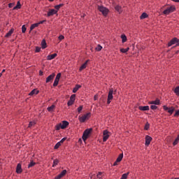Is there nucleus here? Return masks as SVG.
Returning a JSON list of instances; mask_svg holds the SVG:
<instances>
[{
    "mask_svg": "<svg viewBox=\"0 0 179 179\" xmlns=\"http://www.w3.org/2000/svg\"><path fill=\"white\" fill-rule=\"evenodd\" d=\"M60 174L63 175V176H65L66 174V170H63Z\"/></svg>",
    "mask_w": 179,
    "mask_h": 179,
    "instance_id": "864d4df0",
    "label": "nucleus"
},
{
    "mask_svg": "<svg viewBox=\"0 0 179 179\" xmlns=\"http://www.w3.org/2000/svg\"><path fill=\"white\" fill-rule=\"evenodd\" d=\"M174 93H176V96H179V86L175 88Z\"/></svg>",
    "mask_w": 179,
    "mask_h": 179,
    "instance_id": "4c0bfd02",
    "label": "nucleus"
},
{
    "mask_svg": "<svg viewBox=\"0 0 179 179\" xmlns=\"http://www.w3.org/2000/svg\"><path fill=\"white\" fill-rule=\"evenodd\" d=\"M74 101H71L69 100L67 103L68 106H72V104H73Z\"/></svg>",
    "mask_w": 179,
    "mask_h": 179,
    "instance_id": "09e8293b",
    "label": "nucleus"
},
{
    "mask_svg": "<svg viewBox=\"0 0 179 179\" xmlns=\"http://www.w3.org/2000/svg\"><path fill=\"white\" fill-rule=\"evenodd\" d=\"M34 166H36V162H31L30 164L28 165V169H30V167H34Z\"/></svg>",
    "mask_w": 179,
    "mask_h": 179,
    "instance_id": "e433bc0d",
    "label": "nucleus"
},
{
    "mask_svg": "<svg viewBox=\"0 0 179 179\" xmlns=\"http://www.w3.org/2000/svg\"><path fill=\"white\" fill-rule=\"evenodd\" d=\"M54 78H55V73H52L51 75L47 77L46 83H50V82H52Z\"/></svg>",
    "mask_w": 179,
    "mask_h": 179,
    "instance_id": "6e6552de",
    "label": "nucleus"
},
{
    "mask_svg": "<svg viewBox=\"0 0 179 179\" xmlns=\"http://www.w3.org/2000/svg\"><path fill=\"white\" fill-rule=\"evenodd\" d=\"M174 107H171L168 109L167 112L171 115L173 113H174Z\"/></svg>",
    "mask_w": 179,
    "mask_h": 179,
    "instance_id": "7c9ffc66",
    "label": "nucleus"
},
{
    "mask_svg": "<svg viewBox=\"0 0 179 179\" xmlns=\"http://www.w3.org/2000/svg\"><path fill=\"white\" fill-rule=\"evenodd\" d=\"M36 125V121H31L29 122L28 128H31L32 127H34Z\"/></svg>",
    "mask_w": 179,
    "mask_h": 179,
    "instance_id": "c85d7f7f",
    "label": "nucleus"
},
{
    "mask_svg": "<svg viewBox=\"0 0 179 179\" xmlns=\"http://www.w3.org/2000/svg\"><path fill=\"white\" fill-rule=\"evenodd\" d=\"M92 131H93V129H87L84 131L83 134V140L86 141L87 140V138L90 136V134H92Z\"/></svg>",
    "mask_w": 179,
    "mask_h": 179,
    "instance_id": "f257e3e1",
    "label": "nucleus"
},
{
    "mask_svg": "<svg viewBox=\"0 0 179 179\" xmlns=\"http://www.w3.org/2000/svg\"><path fill=\"white\" fill-rule=\"evenodd\" d=\"M89 62V60H87L80 67V71L82 72L83 69H86V66H87V63Z\"/></svg>",
    "mask_w": 179,
    "mask_h": 179,
    "instance_id": "dca6fc26",
    "label": "nucleus"
},
{
    "mask_svg": "<svg viewBox=\"0 0 179 179\" xmlns=\"http://www.w3.org/2000/svg\"><path fill=\"white\" fill-rule=\"evenodd\" d=\"M61 178H62L59 174L55 177V179H61Z\"/></svg>",
    "mask_w": 179,
    "mask_h": 179,
    "instance_id": "13d9d810",
    "label": "nucleus"
},
{
    "mask_svg": "<svg viewBox=\"0 0 179 179\" xmlns=\"http://www.w3.org/2000/svg\"><path fill=\"white\" fill-rule=\"evenodd\" d=\"M101 177H103V173L99 172L98 174L96 175V178L101 179ZM92 178H96V175H92L91 176V179Z\"/></svg>",
    "mask_w": 179,
    "mask_h": 179,
    "instance_id": "2eb2a0df",
    "label": "nucleus"
},
{
    "mask_svg": "<svg viewBox=\"0 0 179 179\" xmlns=\"http://www.w3.org/2000/svg\"><path fill=\"white\" fill-rule=\"evenodd\" d=\"M89 118H90V113H88L81 117L79 116L78 120L80 122H85V121H86V120H89Z\"/></svg>",
    "mask_w": 179,
    "mask_h": 179,
    "instance_id": "423d86ee",
    "label": "nucleus"
},
{
    "mask_svg": "<svg viewBox=\"0 0 179 179\" xmlns=\"http://www.w3.org/2000/svg\"><path fill=\"white\" fill-rule=\"evenodd\" d=\"M150 104H155V106H159V104H160V100L156 99L155 101H152L150 102Z\"/></svg>",
    "mask_w": 179,
    "mask_h": 179,
    "instance_id": "a211bd4d",
    "label": "nucleus"
},
{
    "mask_svg": "<svg viewBox=\"0 0 179 179\" xmlns=\"http://www.w3.org/2000/svg\"><path fill=\"white\" fill-rule=\"evenodd\" d=\"M173 2H179V0H172Z\"/></svg>",
    "mask_w": 179,
    "mask_h": 179,
    "instance_id": "e2e57ef3",
    "label": "nucleus"
},
{
    "mask_svg": "<svg viewBox=\"0 0 179 179\" xmlns=\"http://www.w3.org/2000/svg\"><path fill=\"white\" fill-rule=\"evenodd\" d=\"M146 17H148V14L146 13H143L140 17V19H146Z\"/></svg>",
    "mask_w": 179,
    "mask_h": 179,
    "instance_id": "c756f323",
    "label": "nucleus"
},
{
    "mask_svg": "<svg viewBox=\"0 0 179 179\" xmlns=\"http://www.w3.org/2000/svg\"><path fill=\"white\" fill-rule=\"evenodd\" d=\"M118 162L115 161L114 163H113V166H118Z\"/></svg>",
    "mask_w": 179,
    "mask_h": 179,
    "instance_id": "bf43d9fd",
    "label": "nucleus"
},
{
    "mask_svg": "<svg viewBox=\"0 0 179 179\" xmlns=\"http://www.w3.org/2000/svg\"><path fill=\"white\" fill-rule=\"evenodd\" d=\"M41 50V48H40V47H36V52H40V51Z\"/></svg>",
    "mask_w": 179,
    "mask_h": 179,
    "instance_id": "8fccbe9b",
    "label": "nucleus"
},
{
    "mask_svg": "<svg viewBox=\"0 0 179 179\" xmlns=\"http://www.w3.org/2000/svg\"><path fill=\"white\" fill-rule=\"evenodd\" d=\"M76 97V94H72L70 97V101H74L75 102V98Z\"/></svg>",
    "mask_w": 179,
    "mask_h": 179,
    "instance_id": "58836bf2",
    "label": "nucleus"
},
{
    "mask_svg": "<svg viewBox=\"0 0 179 179\" xmlns=\"http://www.w3.org/2000/svg\"><path fill=\"white\" fill-rule=\"evenodd\" d=\"M129 175V172H127V173H124L122 176V178L120 179H127Z\"/></svg>",
    "mask_w": 179,
    "mask_h": 179,
    "instance_id": "72a5a7b5",
    "label": "nucleus"
},
{
    "mask_svg": "<svg viewBox=\"0 0 179 179\" xmlns=\"http://www.w3.org/2000/svg\"><path fill=\"white\" fill-rule=\"evenodd\" d=\"M82 110H83V106H80L79 108H78V113L80 114V113L82 112Z\"/></svg>",
    "mask_w": 179,
    "mask_h": 179,
    "instance_id": "a19ab883",
    "label": "nucleus"
},
{
    "mask_svg": "<svg viewBox=\"0 0 179 179\" xmlns=\"http://www.w3.org/2000/svg\"><path fill=\"white\" fill-rule=\"evenodd\" d=\"M58 83H59V79L55 78V81H54V83H53L54 87L58 86Z\"/></svg>",
    "mask_w": 179,
    "mask_h": 179,
    "instance_id": "cd10ccee",
    "label": "nucleus"
},
{
    "mask_svg": "<svg viewBox=\"0 0 179 179\" xmlns=\"http://www.w3.org/2000/svg\"><path fill=\"white\" fill-rule=\"evenodd\" d=\"M5 72V69H3L1 71V73H3Z\"/></svg>",
    "mask_w": 179,
    "mask_h": 179,
    "instance_id": "0e129e2a",
    "label": "nucleus"
},
{
    "mask_svg": "<svg viewBox=\"0 0 179 179\" xmlns=\"http://www.w3.org/2000/svg\"><path fill=\"white\" fill-rule=\"evenodd\" d=\"M163 108H164V110H165V111H168V110H169V107H167L166 106H163Z\"/></svg>",
    "mask_w": 179,
    "mask_h": 179,
    "instance_id": "5fc2aeb1",
    "label": "nucleus"
},
{
    "mask_svg": "<svg viewBox=\"0 0 179 179\" xmlns=\"http://www.w3.org/2000/svg\"><path fill=\"white\" fill-rule=\"evenodd\" d=\"M128 51H129V48H127L126 49H124V48L120 49V52H123L124 54H125V52H128Z\"/></svg>",
    "mask_w": 179,
    "mask_h": 179,
    "instance_id": "f704fd0d",
    "label": "nucleus"
},
{
    "mask_svg": "<svg viewBox=\"0 0 179 179\" xmlns=\"http://www.w3.org/2000/svg\"><path fill=\"white\" fill-rule=\"evenodd\" d=\"M38 26H39L38 22L33 24L32 25H31V27H30L31 31V30H34V29H36V27H38Z\"/></svg>",
    "mask_w": 179,
    "mask_h": 179,
    "instance_id": "4be33fe9",
    "label": "nucleus"
},
{
    "mask_svg": "<svg viewBox=\"0 0 179 179\" xmlns=\"http://www.w3.org/2000/svg\"><path fill=\"white\" fill-rule=\"evenodd\" d=\"M54 110H55V105H52L51 106L48 108V111H49V113H52Z\"/></svg>",
    "mask_w": 179,
    "mask_h": 179,
    "instance_id": "412c9836",
    "label": "nucleus"
},
{
    "mask_svg": "<svg viewBox=\"0 0 179 179\" xmlns=\"http://www.w3.org/2000/svg\"><path fill=\"white\" fill-rule=\"evenodd\" d=\"M26 30H27L26 25H22V33H26Z\"/></svg>",
    "mask_w": 179,
    "mask_h": 179,
    "instance_id": "c03bdc74",
    "label": "nucleus"
},
{
    "mask_svg": "<svg viewBox=\"0 0 179 179\" xmlns=\"http://www.w3.org/2000/svg\"><path fill=\"white\" fill-rule=\"evenodd\" d=\"M176 10V6H171L168 7L165 10H164V15H170V13H173Z\"/></svg>",
    "mask_w": 179,
    "mask_h": 179,
    "instance_id": "7ed1b4c3",
    "label": "nucleus"
},
{
    "mask_svg": "<svg viewBox=\"0 0 179 179\" xmlns=\"http://www.w3.org/2000/svg\"><path fill=\"white\" fill-rule=\"evenodd\" d=\"M62 6H64L63 3L57 5V6H55V9H56V10L58 11V10H59L60 8H62Z\"/></svg>",
    "mask_w": 179,
    "mask_h": 179,
    "instance_id": "473e14b6",
    "label": "nucleus"
},
{
    "mask_svg": "<svg viewBox=\"0 0 179 179\" xmlns=\"http://www.w3.org/2000/svg\"><path fill=\"white\" fill-rule=\"evenodd\" d=\"M115 10H117V12H118L119 13H121V12H122V8H121V6H116L115 7Z\"/></svg>",
    "mask_w": 179,
    "mask_h": 179,
    "instance_id": "393cba45",
    "label": "nucleus"
},
{
    "mask_svg": "<svg viewBox=\"0 0 179 179\" xmlns=\"http://www.w3.org/2000/svg\"><path fill=\"white\" fill-rule=\"evenodd\" d=\"M103 141L107 142V140L110 138V132L108 131L107 130H104L103 132Z\"/></svg>",
    "mask_w": 179,
    "mask_h": 179,
    "instance_id": "0eeeda50",
    "label": "nucleus"
},
{
    "mask_svg": "<svg viewBox=\"0 0 179 179\" xmlns=\"http://www.w3.org/2000/svg\"><path fill=\"white\" fill-rule=\"evenodd\" d=\"M80 87H82V85H76L75 87L73 89V93H76V92H78V90H80Z\"/></svg>",
    "mask_w": 179,
    "mask_h": 179,
    "instance_id": "f3484780",
    "label": "nucleus"
},
{
    "mask_svg": "<svg viewBox=\"0 0 179 179\" xmlns=\"http://www.w3.org/2000/svg\"><path fill=\"white\" fill-rule=\"evenodd\" d=\"M57 10H55V9H50L49 10L48 13V16L50 17V16H52L54 15H56V13H57Z\"/></svg>",
    "mask_w": 179,
    "mask_h": 179,
    "instance_id": "9d476101",
    "label": "nucleus"
},
{
    "mask_svg": "<svg viewBox=\"0 0 179 179\" xmlns=\"http://www.w3.org/2000/svg\"><path fill=\"white\" fill-rule=\"evenodd\" d=\"M34 94H38V90L34 89L29 93V96H34Z\"/></svg>",
    "mask_w": 179,
    "mask_h": 179,
    "instance_id": "aec40b11",
    "label": "nucleus"
},
{
    "mask_svg": "<svg viewBox=\"0 0 179 179\" xmlns=\"http://www.w3.org/2000/svg\"><path fill=\"white\" fill-rule=\"evenodd\" d=\"M179 142V135L177 136V138L175 139V141L173 143V146H176Z\"/></svg>",
    "mask_w": 179,
    "mask_h": 179,
    "instance_id": "2f4dec72",
    "label": "nucleus"
},
{
    "mask_svg": "<svg viewBox=\"0 0 179 179\" xmlns=\"http://www.w3.org/2000/svg\"><path fill=\"white\" fill-rule=\"evenodd\" d=\"M124 157V154H120L118 157L117 158L116 161L120 163V162H121V160H122V158Z\"/></svg>",
    "mask_w": 179,
    "mask_h": 179,
    "instance_id": "a878e982",
    "label": "nucleus"
},
{
    "mask_svg": "<svg viewBox=\"0 0 179 179\" xmlns=\"http://www.w3.org/2000/svg\"><path fill=\"white\" fill-rule=\"evenodd\" d=\"M138 110L141 111H149V106H139Z\"/></svg>",
    "mask_w": 179,
    "mask_h": 179,
    "instance_id": "4468645a",
    "label": "nucleus"
},
{
    "mask_svg": "<svg viewBox=\"0 0 179 179\" xmlns=\"http://www.w3.org/2000/svg\"><path fill=\"white\" fill-rule=\"evenodd\" d=\"M13 34V29H10L5 36V37L8 38V37H10V36H12V34Z\"/></svg>",
    "mask_w": 179,
    "mask_h": 179,
    "instance_id": "bb28decb",
    "label": "nucleus"
},
{
    "mask_svg": "<svg viewBox=\"0 0 179 179\" xmlns=\"http://www.w3.org/2000/svg\"><path fill=\"white\" fill-rule=\"evenodd\" d=\"M62 129L61 123L56 125V131H59V129Z\"/></svg>",
    "mask_w": 179,
    "mask_h": 179,
    "instance_id": "ea45409f",
    "label": "nucleus"
},
{
    "mask_svg": "<svg viewBox=\"0 0 179 179\" xmlns=\"http://www.w3.org/2000/svg\"><path fill=\"white\" fill-rule=\"evenodd\" d=\"M64 36H62V35H60V36H59V40H64Z\"/></svg>",
    "mask_w": 179,
    "mask_h": 179,
    "instance_id": "6e6d98bb",
    "label": "nucleus"
},
{
    "mask_svg": "<svg viewBox=\"0 0 179 179\" xmlns=\"http://www.w3.org/2000/svg\"><path fill=\"white\" fill-rule=\"evenodd\" d=\"M57 53H54L52 55H49L47 56L48 61H51V59H54L57 57Z\"/></svg>",
    "mask_w": 179,
    "mask_h": 179,
    "instance_id": "ddd939ff",
    "label": "nucleus"
},
{
    "mask_svg": "<svg viewBox=\"0 0 179 179\" xmlns=\"http://www.w3.org/2000/svg\"><path fill=\"white\" fill-rule=\"evenodd\" d=\"M58 163H59V161H58V159H55V160L53 161L52 167H55V166H57V165H58Z\"/></svg>",
    "mask_w": 179,
    "mask_h": 179,
    "instance_id": "c9c22d12",
    "label": "nucleus"
},
{
    "mask_svg": "<svg viewBox=\"0 0 179 179\" xmlns=\"http://www.w3.org/2000/svg\"><path fill=\"white\" fill-rule=\"evenodd\" d=\"M45 22V20H42V21L38 22V24L40 26V24H43V23H44Z\"/></svg>",
    "mask_w": 179,
    "mask_h": 179,
    "instance_id": "4d7b16f0",
    "label": "nucleus"
},
{
    "mask_svg": "<svg viewBox=\"0 0 179 179\" xmlns=\"http://www.w3.org/2000/svg\"><path fill=\"white\" fill-rule=\"evenodd\" d=\"M23 170L22 169V164H17V167H16V173L17 174H20Z\"/></svg>",
    "mask_w": 179,
    "mask_h": 179,
    "instance_id": "9b49d317",
    "label": "nucleus"
},
{
    "mask_svg": "<svg viewBox=\"0 0 179 179\" xmlns=\"http://www.w3.org/2000/svg\"><path fill=\"white\" fill-rule=\"evenodd\" d=\"M174 44H176V47L179 46V40H178V38H173V39H171L170 41V42L168 43V47H171V45H174Z\"/></svg>",
    "mask_w": 179,
    "mask_h": 179,
    "instance_id": "39448f33",
    "label": "nucleus"
},
{
    "mask_svg": "<svg viewBox=\"0 0 179 179\" xmlns=\"http://www.w3.org/2000/svg\"><path fill=\"white\" fill-rule=\"evenodd\" d=\"M103 48V47H101V45H98L97 47L96 48V51H101V49Z\"/></svg>",
    "mask_w": 179,
    "mask_h": 179,
    "instance_id": "79ce46f5",
    "label": "nucleus"
},
{
    "mask_svg": "<svg viewBox=\"0 0 179 179\" xmlns=\"http://www.w3.org/2000/svg\"><path fill=\"white\" fill-rule=\"evenodd\" d=\"M1 76H2V73H0V78H1Z\"/></svg>",
    "mask_w": 179,
    "mask_h": 179,
    "instance_id": "338daca9",
    "label": "nucleus"
},
{
    "mask_svg": "<svg viewBox=\"0 0 179 179\" xmlns=\"http://www.w3.org/2000/svg\"><path fill=\"white\" fill-rule=\"evenodd\" d=\"M61 143H59V141L58 143H57V144L55 145V149H58V148H59V146H61Z\"/></svg>",
    "mask_w": 179,
    "mask_h": 179,
    "instance_id": "37998d69",
    "label": "nucleus"
},
{
    "mask_svg": "<svg viewBox=\"0 0 179 179\" xmlns=\"http://www.w3.org/2000/svg\"><path fill=\"white\" fill-rule=\"evenodd\" d=\"M41 46L42 48L44 50V48H47V43L45 42V40H43L41 42Z\"/></svg>",
    "mask_w": 179,
    "mask_h": 179,
    "instance_id": "b1692460",
    "label": "nucleus"
},
{
    "mask_svg": "<svg viewBox=\"0 0 179 179\" xmlns=\"http://www.w3.org/2000/svg\"><path fill=\"white\" fill-rule=\"evenodd\" d=\"M150 142H152V137L150 136H145V146H149L150 145Z\"/></svg>",
    "mask_w": 179,
    "mask_h": 179,
    "instance_id": "1a4fd4ad",
    "label": "nucleus"
},
{
    "mask_svg": "<svg viewBox=\"0 0 179 179\" xmlns=\"http://www.w3.org/2000/svg\"><path fill=\"white\" fill-rule=\"evenodd\" d=\"M121 38H122V43H127V36L125 34H122L121 35Z\"/></svg>",
    "mask_w": 179,
    "mask_h": 179,
    "instance_id": "5701e85b",
    "label": "nucleus"
},
{
    "mask_svg": "<svg viewBox=\"0 0 179 179\" xmlns=\"http://www.w3.org/2000/svg\"><path fill=\"white\" fill-rule=\"evenodd\" d=\"M56 79H61V73H59L57 76H56Z\"/></svg>",
    "mask_w": 179,
    "mask_h": 179,
    "instance_id": "3c124183",
    "label": "nucleus"
},
{
    "mask_svg": "<svg viewBox=\"0 0 179 179\" xmlns=\"http://www.w3.org/2000/svg\"><path fill=\"white\" fill-rule=\"evenodd\" d=\"M59 175H60L62 176V177H64V176L62 173H59Z\"/></svg>",
    "mask_w": 179,
    "mask_h": 179,
    "instance_id": "69168bd1",
    "label": "nucleus"
},
{
    "mask_svg": "<svg viewBox=\"0 0 179 179\" xmlns=\"http://www.w3.org/2000/svg\"><path fill=\"white\" fill-rule=\"evenodd\" d=\"M68 125H69V122H68V121H63L62 123H61L62 129H65Z\"/></svg>",
    "mask_w": 179,
    "mask_h": 179,
    "instance_id": "f8f14e48",
    "label": "nucleus"
},
{
    "mask_svg": "<svg viewBox=\"0 0 179 179\" xmlns=\"http://www.w3.org/2000/svg\"><path fill=\"white\" fill-rule=\"evenodd\" d=\"M39 75H40V76H43V71H39Z\"/></svg>",
    "mask_w": 179,
    "mask_h": 179,
    "instance_id": "680f3d73",
    "label": "nucleus"
},
{
    "mask_svg": "<svg viewBox=\"0 0 179 179\" xmlns=\"http://www.w3.org/2000/svg\"><path fill=\"white\" fill-rule=\"evenodd\" d=\"M149 127H150V124L149 123L147 122L145 126V131H148V129H149Z\"/></svg>",
    "mask_w": 179,
    "mask_h": 179,
    "instance_id": "de8ad7c7",
    "label": "nucleus"
},
{
    "mask_svg": "<svg viewBox=\"0 0 179 179\" xmlns=\"http://www.w3.org/2000/svg\"><path fill=\"white\" fill-rule=\"evenodd\" d=\"M22 8V4H20V1H17V5L13 8V10H16V9H20Z\"/></svg>",
    "mask_w": 179,
    "mask_h": 179,
    "instance_id": "6ab92c4d",
    "label": "nucleus"
},
{
    "mask_svg": "<svg viewBox=\"0 0 179 179\" xmlns=\"http://www.w3.org/2000/svg\"><path fill=\"white\" fill-rule=\"evenodd\" d=\"M65 141H66V137L63 138L60 141H59V143L62 145Z\"/></svg>",
    "mask_w": 179,
    "mask_h": 179,
    "instance_id": "a18cd8bd",
    "label": "nucleus"
},
{
    "mask_svg": "<svg viewBox=\"0 0 179 179\" xmlns=\"http://www.w3.org/2000/svg\"><path fill=\"white\" fill-rule=\"evenodd\" d=\"M14 6H15V3H10L8 4V8H13Z\"/></svg>",
    "mask_w": 179,
    "mask_h": 179,
    "instance_id": "603ef678",
    "label": "nucleus"
},
{
    "mask_svg": "<svg viewBox=\"0 0 179 179\" xmlns=\"http://www.w3.org/2000/svg\"><path fill=\"white\" fill-rule=\"evenodd\" d=\"M97 99H99V96L97 95H94V99L96 101Z\"/></svg>",
    "mask_w": 179,
    "mask_h": 179,
    "instance_id": "052dcab7",
    "label": "nucleus"
},
{
    "mask_svg": "<svg viewBox=\"0 0 179 179\" xmlns=\"http://www.w3.org/2000/svg\"><path fill=\"white\" fill-rule=\"evenodd\" d=\"M151 110H157V106L156 105H152L150 106Z\"/></svg>",
    "mask_w": 179,
    "mask_h": 179,
    "instance_id": "49530a36",
    "label": "nucleus"
},
{
    "mask_svg": "<svg viewBox=\"0 0 179 179\" xmlns=\"http://www.w3.org/2000/svg\"><path fill=\"white\" fill-rule=\"evenodd\" d=\"M98 10H99V12H101L103 15V16H107V15L108 14V10L107 9V8L103 6H99Z\"/></svg>",
    "mask_w": 179,
    "mask_h": 179,
    "instance_id": "20e7f679",
    "label": "nucleus"
},
{
    "mask_svg": "<svg viewBox=\"0 0 179 179\" xmlns=\"http://www.w3.org/2000/svg\"><path fill=\"white\" fill-rule=\"evenodd\" d=\"M115 93H117V90L114 91L113 89H110L109 90V92L108 94L107 104H110V103H111V100H113V94H115Z\"/></svg>",
    "mask_w": 179,
    "mask_h": 179,
    "instance_id": "f03ea898",
    "label": "nucleus"
},
{
    "mask_svg": "<svg viewBox=\"0 0 179 179\" xmlns=\"http://www.w3.org/2000/svg\"><path fill=\"white\" fill-rule=\"evenodd\" d=\"M50 2H52V1H54V0H49Z\"/></svg>",
    "mask_w": 179,
    "mask_h": 179,
    "instance_id": "774afa93",
    "label": "nucleus"
}]
</instances>
